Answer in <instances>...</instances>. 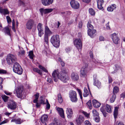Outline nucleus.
Segmentation results:
<instances>
[{
	"instance_id": "1",
	"label": "nucleus",
	"mask_w": 125,
	"mask_h": 125,
	"mask_svg": "<svg viewBox=\"0 0 125 125\" xmlns=\"http://www.w3.org/2000/svg\"><path fill=\"white\" fill-rule=\"evenodd\" d=\"M68 73V70L66 69L62 68L61 71L58 73V78L64 83H66L69 79Z\"/></svg>"
},
{
	"instance_id": "2",
	"label": "nucleus",
	"mask_w": 125,
	"mask_h": 125,
	"mask_svg": "<svg viewBox=\"0 0 125 125\" xmlns=\"http://www.w3.org/2000/svg\"><path fill=\"white\" fill-rule=\"evenodd\" d=\"M50 42L54 47L58 48L60 44L59 35L58 34L53 35L50 39Z\"/></svg>"
},
{
	"instance_id": "3",
	"label": "nucleus",
	"mask_w": 125,
	"mask_h": 125,
	"mask_svg": "<svg viewBox=\"0 0 125 125\" xmlns=\"http://www.w3.org/2000/svg\"><path fill=\"white\" fill-rule=\"evenodd\" d=\"M6 60L8 63L9 65L17 62V60L16 56L11 54L8 55Z\"/></svg>"
},
{
	"instance_id": "4",
	"label": "nucleus",
	"mask_w": 125,
	"mask_h": 125,
	"mask_svg": "<svg viewBox=\"0 0 125 125\" xmlns=\"http://www.w3.org/2000/svg\"><path fill=\"white\" fill-rule=\"evenodd\" d=\"M112 108V107L111 106L106 104V106H102L100 108V110L103 114L104 116L105 117L107 114L106 110L107 112L108 113H111L112 112L111 109Z\"/></svg>"
},
{
	"instance_id": "5",
	"label": "nucleus",
	"mask_w": 125,
	"mask_h": 125,
	"mask_svg": "<svg viewBox=\"0 0 125 125\" xmlns=\"http://www.w3.org/2000/svg\"><path fill=\"white\" fill-rule=\"evenodd\" d=\"M13 71L14 72L19 74H22L23 70L20 65L17 62H15L14 64Z\"/></svg>"
},
{
	"instance_id": "6",
	"label": "nucleus",
	"mask_w": 125,
	"mask_h": 125,
	"mask_svg": "<svg viewBox=\"0 0 125 125\" xmlns=\"http://www.w3.org/2000/svg\"><path fill=\"white\" fill-rule=\"evenodd\" d=\"M69 95L70 100L72 102L76 103L78 101L77 94L76 92L73 90L71 91Z\"/></svg>"
},
{
	"instance_id": "7",
	"label": "nucleus",
	"mask_w": 125,
	"mask_h": 125,
	"mask_svg": "<svg viewBox=\"0 0 125 125\" xmlns=\"http://www.w3.org/2000/svg\"><path fill=\"white\" fill-rule=\"evenodd\" d=\"M74 44L77 48L79 51H81L82 50V43L81 40L80 38L76 39L73 42Z\"/></svg>"
},
{
	"instance_id": "8",
	"label": "nucleus",
	"mask_w": 125,
	"mask_h": 125,
	"mask_svg": "<svg viewBox=\"0 0 125 125\" xmlns=\"http://www.w3.org/2000/svg\"><path fill=\"white\" fill-rule=\"evenodd\" d=\"M23 90V86H19L16 88L15 90V91L17 94V97L19 98L22 97V93Z\"/></svg>"
},
{
	"instance_id": "9",
	"label": "nucleus",
	"mask_w": 125,
	"mask_h": 125,
	"mask_svg": "<svg viewBox=\"0 0 125 125\" xmlns=\"http://www.w3.org/2000/svg\"><path fill=\"white\" fill-rule=\"evenodd\" d=\"M39 10L41 15L42 16H43V14H46L48 13H50L53 11V9L50 8L44 9L43 8H41L39 9Z\"/></svg>"
},
{
	"instance_id": "10",
	"label": "nucleus",
	"mask_w": 125,
	"mask_h": 125,
	"mask_svg": "<svg viewBox=\"0 0 125 125\" xmlns=\"http://www.w3.org/2000/svg\"><path fill=\"white\" fill-rule=\"evenodd\" d=\"M7 105L8 108L13 110L16 109L17 106L16 103L13 100L8 102L7 104Z\"/></svg>"
},
{
	"instance_id": "11",
	"label": "nucleus",
	"mask_w": 125,
	"mask_h": 125,
	"mask_svg": "<svg viewBox=\"0 0 125 125\" xmlns=\"http://www.w3.org/2000/svg\"><path fill=\"white\" fill-rule=\"evenodd\" d=\"M72 7L75 9H78L80 7V4L77 1L72 0L70 2Z\"/></svg>"
},
{
	"instance_id": "12",
	"label": "nucleus",
	"mask_w": 125,
	"mask_h": 125,
	"mask_svg": "<svg viewBox=\"0 0 125 125\" xmlns=\"http://www.w3.org/2000/svg\"><path fill=\"white\" fill-rule=\"evenodd\" d=\"M88 69V65H87L86 66H83V67L80 71V74L81 76L84 77L86 76Z\"/></svg>"
},
{
	"instance_id": "13",
	"label": "nucleus",
	"mask_w": 125,
	"mask_h": 125,
	"mask_svg": "<svg viewBox=\"0 0 125 125\" xmlns=\"http://www.w3.org/2000/svg\"><path fill=\"white\" fill-rule=\"evenodd\" d=\"M84 118L82 115H79L76 119L75 122L77 125H81L84 121Z\"/></svg>"
},
{
	"instance_id": "14",
	"label": "nucleus",
	"mask_w": 125,
	"mask_h": 125,
	"mask_svg": "<svg viewBox=\"0 0 125 125\" xmlns=\"http://www.w3.org/2000/svg\"><path fill=\"white\" fill-rule=\"evenodd\" d=\"M34 23V20L31 19H29L26 24V28L29 30L31 29Z\"/></svg>"
},
{
	"instance_id": "15",
	"label": "nucleus",
	"mask_w": 125,
	"mask_h": 125,
	"mask_svg": "<svg viewBox=\"0 0 125 125\" xmlns=\"http://www.w3.org/2000/svg\"><path fill=\"white\" fill-rule=\"evenodd\" d=\"M112 38L114 43L116 44H118V42L120 40L119 38L115 33H114L112 35Z\"/></svg>"
},
{
	"instance_id": "16",
	"label": "nucleus",
	"mask_w": 125,
	"mask_h": 125,
	"mask_svg": "<svg viewBox=\"0 0 125 125\" xmlns=\"http://www.w3.org/2000/svg\"><path fill=\"white\" fill-rule=\"evenodd\" d=\"M96 32V30L94 29H88L87 30L88 35L92 38H94L95 36V33Z\"/></svg>"
},
{
	"instance_id": "17",
	"label": "nucleus",
	"mask_w": 125,
	"mask_h": 125,
	"mask_svg": "<svg viewBox=\"0 0 125 125\" xmlns=\"http://www.w3.org/2000/svg\"><path fill=\"white\" fill-rule=\"evenodd\" d=\"M104 3V0H97V6L98 9L102 10H104V9L102 6Z\"/></svg>"
},
{
	"instance_id": "18",
	"label": "nucleus",
	"mask_w": 125,
	"mask_h": 125,
	"mask_svg": "<svg viewBox=\"0 0 125 125\" xmlns=\"http://www.w3.org/2000/svg\"><path fill=\"white\" fill-rule=\"evenodd\" d=\"M53 0H41L42 4L44 6L49 5L52 4Z\"/></svg>"
},
{
	"instance_id": "19",
	"label": "nucleus",
	"mask_w": 125,
	"mask_h": 125,
	"mask_svg": "<svg viewBox=\"0 0 125 125\" xmlns=\"http://www.w3.org/2000/svg\"><path fill=\"white\" fill-rule=\"evenodd\" d=\"M66 112L67 115V117L69 119L71 118L73 114L72 109L70 108H67Z\"/></svg>"
},
{
	"instance_id": "20",
	"label": "nucleus",
	"mask_w": 125,
	"mask_h": 125,
	"mask_svg": "<svg viewBox=\"0 0 125 125\" xmlns=\"http://www.w3.org/2000/svg\"><path fill=\"white\" fill-rule=\"evenodd\" d=\"M58 73H57L56 70H54L52 73V78L54 82H57L58 81L57 77L58 78Z\"/></svg>"
},
{
	"instance_id": "21",
	"label": "nucleus",
	"mask_w": 125,
	"mask_h": 125,
	"mask_svg": "<svg viewBox=\"0 0 125 125\" xmlns=\"http://www.w3.org/2000/svg\"><path fill=\"white\" fill-rule=\"evenodd\" d=\"M57 110L58 111L59 114L61 117L63 118H65L64 110L62 108L58 107L57 108Z\"/></svg>"
},
{
	"instance_id": "22",
	"label": "nucleus",
	"mask_w": 125,
	"mask_h": 125,
	"mask_svg": "<svg viewBox=\"0 0 125 125\" xmlns=\"http://www.w3.org/2000/svg\"><path fill=\"white\" fill-rule=\"evenodd\" d=\"M42 24L40 23H39L38 24L37 26L38 30V35L40 37H41L42 34H43V31L42 29Z\"/></svg>"
},
{
	"instance_id": "23",
	"label": "nucleus",
	"mask_w": 125,
	"mask_h": 125,
	"mask_svg": "<svg viewBox=\"0 0 125 125\" xmlns=\"http://www.w3.org/2000/svg\"><path fill=\"white\" fill-rule=\"evenodd\" d=\"M11 122H14L16 124H20L24 122V121L21 120L20 118L17 119L13 118L11 120Z\"/></svg>"
},
{
	"instance_id": "24",
	"label": "nucleus",
	"mask_w": 125,
	"mask_h": 125,
	"mask_svg": "<svg viewBox=\"0 0 125 125\" xmlns=\"http://www.w3.org/2000/svg\"><path fill=\"white\" fill-rule=\"evenodd\" d=\"M71 76L72 79L73 80L77 81L79 78L78 74L74 72H73L72 73Z\"/></svg>"
},
{
	"instance_id": "25",
	"label": "nucleus",
	"mask_w": 125,
	"mask_h": 125,
	"mask_svg": "<svg viewBox=\"0 0 125 125\" xmlns=\"http://www.w3.org/2000/svg\"><path fill=\"white\" fill-rule=\"evenodd\" d=\"M48 117L47 115H42L40 119V120L41 122L43 124L45 123L46 124V122Z\"/></svg>"
},
{
	"instance_id": "26",
	"label": "nucleus",
	"mask_w": 125,
	"mask_h": 125,
	"mask_svg": "<svg viewBox=\"0 0 125 125\" xmlns=\"http://www.w3.org/2000/svg\"><path fill=\"white\" fill-rule=\"evenodd\" d=\"M93 106L95 107L98 108L100 107L101 103L95 99L93 100L92 101Z\"/></svg>"
},
{
	"instance_id": "27",
	"label": "nucleus",
	"mask_w": 125,
	"mask_h": 125,
	"mask_svg": "<svg viewBox=\"0 0 125 125\" xmlns=\"http://www.w3.org/2000/svg\"><path fill=\"white\" fill-rule=\"evenodd\" d=\"M116 8V5L112 4L111 6H109L107 8V10L108 11H112L113 10Z\"/></svg>"
},
{
	"instance_id": "28",
	"label": "nucleus",
	"mask_w": 125,
	"mask_h": 125,
	"mask_svg": "<svg viewBox=\"0 0 125 125\" xmlns=\"http://www.w3.org/2000/svg\"><path fill=\"white\" fill-rule=\"evenodd\" d=\"M93 84L96 86L98 88H99L101 87V83L98 80H97L94 81Z\"/></svg>"
},
{
	"instance_id": "29",
	"label": "nucleus",
	"mask_w": 125,
	"mask_h": 125,
	"mask_svg": "<svg viewBox=\"0 0 125 125\" xmlns=\"http://www.w3.org/2000/svg\"><path fill=\"white\" fill-rule=\"evenodd\" d=\"M118 108L117 107H115V108L114 113V116L115 119L117 118V116L118 115Z\"/></svg>"
},
{
	"instance_id": "30",
	"label": "nucleus",
	"mask_w": 125,
	"mask_h": 125,
	"mask_svg": "<svg viewBox=\"0 0 125 125\" xmlns=\"http://www.w3.org/2000/svg\"><path fill=\"white\" fill-rule=\"evenodd\" d=\"M4 29L5 30L4 32L8 35L11 36V34L10 33V30L9 28L7 27H6L4 28Z\"/></svg>"
},
{
	"instance_id": "31",
	"label": "nucleus",
	"mask_w": 125,
	"mask_h": 125,
	"mask_svg": "<svg viewBox=\"0 0 125 125\" xmlns=\"http://www.w3.org/2000/svg\"><path fill=\"white\" fill-rule=\"evenodd\" d=\"M92 23L91 21L90 20L89 21L87 24V27L88 29H94L93 26L91 24Z\"/></svg>"
},
{
	"instance_id": "32",
	"label": "nucleus",
	"mask_w": 125,
	"mask_h": 125,
	"mask_svg": "<svg viewBox=\"0 0 125 125\" xmlns=\"http://www.w3.org/2000/svg\"><path fill=\"white\" fill-rule=\"evenodd\" d=\"M33 70L34 72L38 73L40 75H42V71L41 70L39 69L38 68H33Z\"/></svg>"
},
{
	"instance_id": "33",
	"label": "nucleus",
	"mask_w": 125,
	"mask_h": 125,
	"mask_svg": "<svg viewBox=\"0 0 125 125\" xmlns=\"http://www.w3.org/2000/svg\"><path fill=\"white\" fill-rule=\"evenodd\" d=\"M40 94L39 93H36V94L34 95L35 99L33 100L34 103H36L37 102H38V99L39 97Z\"/></svg>"
},
{
	"instance_id": "34",
	"label": "nucleus",
	"mask_w": 125,
	"mask_h": 125,
	"mask_svg": "<svg viewBox=\"0 0 125 125\" xmlns=\"http://www.w3.org/2000/svg\"><path fill=\"white\" fill-rule=\"evenodd\" d=\"M116 97V95L115 94H113L112 96L111 97L110 99V102L111 103H113Z\"/></svg>"
},
{
	"instance_id": "35",
	"label": "nucleus",
	"mask_w": 125,
	"mask_h": 125,
	"mask_svg": "<svg viewBox=\"0 0 125 125\" xmlns=\"http://www.w3.org/2000/svg\"><path fill=\"white\" fill-rule=\"evenodd\" d=\"M84 92L83 93V96L84 97H86L89 95V93L87 89L86 88H84Z\"/></svg>"
},
{
	"instance_id": "36",
	"label": "nucleus",
	"mask_w": 125,
	"mask_h": 125,
	"mask_svg": "<svg viewBox=\"0 0 125 125\" xmlns=\"http://www.w3.org/2000/svg\"><path fill=\"white\" fill-rule=\"evenodd\" d=\"M89 13L91 15L94 16L95 14V12L94 10L92 8H91L89 9Z\"/></svg>"
},
{
	"instance_id": "37",
	"label": "nucleus",
	"mask_w": 125,
	"mask_h": 125,
	"mask_svg": "<svg viewBox=\"0 0 125 125\" xmlns=\"http://www.w3.org/2000/svg\"><path fill=\"white\" fill-rule=\"evenodd\" d=\"M1 97L4 102H7L9 99V97L5 94L3 95Z\"/></svg>"
},
{
	"instance_id": "38",
	"label": "nucleus",
	"mask_w": 125,
	"mask_h": 125,
	"mask_svg": "<svg viewBox=\"0 0 125 125\" xmlns=\"http://www.w3.org/2000/svg\"><path fill=\"white\" fill-rule=\"evenodd\" d=\"M119 91L118 87L117 86H115L113 89V94H117Z\"/></svg>"
},
{
	"instance_id": "39",
	"label": "nucleus",
	"mask_w": 125,
	"mask_h": 125,
	"mask_svg": "<svg viewBox=\"0 0 125 125\" xmlns=\"http://www.w3.org/2000/svg\"><path fill=\"white\" fill-rule=\"evenodd\" d=\"M58 97L59 102L60 103H61L63 101V100L60 93H59L58 94Z\"/></svg>"
},
{
	"instance_id": "40",
	"label": "nucleus",
	"mask_w": 125,
	"mask_h": 125,
	"mask_svg": "<svg viewBox=\"0 0 125 125\" xmlns=\"http://www.w3.org/2000/svg\"><path fill=\"white\" fill-rule=\"evenodd\" d=\"M28 56L29 58L31 59H33L34 57L33 52L32 51H31L29 52Z\"/></svg>"
},
{
	"instance_id": "41",
	"label": "nucleus",
	"mask_w": 125,
	"mask_h": 125,
	"mask_svg": "<svg viewBox=\"0 0 125 125\" xmlns=\"http://www.w3.org/2000/svg\"><path fill=\"white\" fill-rule=\"evenodd\" d=\"M45 34L48 35L51 32V31L50 30L49 28L47 26H45Z\"/></svg>"
},
{
	"instance_id": "42",
	"label": "nucleus",
	"mask_w": 125,
	"mask_h": 125,
	"mask_svg": "<svg viewBox=\"0 0 125 125\" xmlns=\"http://www.w3.org/2000/svg\"><path fill=\"white\" fill-rule=\"evenodd\" d=\"M39 101L41 104H46V103L45 102L44 99L43 98V96H40Z\"/></svg>"
},
{
	"instance_id": "43",
	"label": "nucleus",
	"mask_w": 125,
	"mask_h": 125,
	"mask_svg": "<svg viewBox=\"0 0 125 125\" xmlns=\"http://www.w3.org/2000/svg\"><path fill=\"white\" fill-rule=\"evenodd\" d=\"M58 62H60L61 65L62 67H64V66L65 63L64 62L62 61V59L60 57H59L58 59Z\"/></svg>"
},
{
	"instance_id": "44",
	"label": "nucleus",
	"mask_w": 125,
	"mask_h": 125,
	"mask_svg": "<svg viewBox=\"0 0 125 125\" xmlns=\"http://www.w3.org/2000/svg\"><path fill=\"white\" fill-rule=\"evenodd\" d=\"M92 113L93 117H95L99 115V113L97 112V111L95 110H93L92 111Z\"/></svg>"
},
{
	"instance_id": "45",
	"label": "nucleus",
	"mask_w": 125,
	"mask_h": 125,
	"mask_svg": "<svg viewBox=\"0 0 125 125\" xmlns=\"http://www.w3.org/2000/svg\"><path fill=\"white\" fill-rule=\"evenodd\" d=\"M38 67L41 69L45 73H48V71L44 67L41 65H39L38 66Z\"/></svg>"
},
{
	"instance_id": "46",
	"label": "nucleus",
	"mask_w": 125,
	"mask_h": 125,
	"mask_svg": "<svg viewBox=\"0 0 125 125\" xmlns=\"http://www.w3.org/2000/svg\"><path fill=\"white\" fill-rule=\"evenodd\" d=\"M48 35L44 34V42L47 44L48 43Z\"/></svg>"
},
{
	"instance_id": "47",
	"label": "nucleus",
	"mask_w": 125,
	"mask_h": 125,
	"mask_svg": "<svg viewBox=\"0 0 125 125\" xmlns=\"http://www.w3.org/2000/svg\"><path fill=\"white\" fill-rule=\"evenodd\" d=\"M7 73V72L6 70L3 69H0V74H6Z\"/></svg>"
},
{
	"instance_id": "48",
	"label": "nucleus",
	"mask_w": 125,
	"mask_h": 125,
	"mask_svg": "<svg viewBox=\"0 0 125 125\" xmlns=\"http://www.w3.org/2000/svg\"><path fill=\"white\" fill-rule=\"evenodd\" d=\"M87 107L90 109H92V103L91 100H89L87 103Z\"/></svg>"
},
{
	"instance_id": "49",
	"label": "nucleus",
	"mask_w": 125,
	"mask_h": 125,
	"mask_svg": "<svg viewBox=\"0 0 125 125\" xmlns=\"http://www.w3.org/2000/svg\"><path fill=\"white\" fill-rule=\"evenodd\" d=\"M95 121L96 122H99L100 121V118L99 115H98L95 117H94Z\"/></svg>"
},
{
	"instance_id": "50",
	"label": "nucleus",
	"mask_w": 125,
	"mask_h": 125,
	"mask_svg": "<svg viewBox=\"0 0 125 125\" xmlns=\"http://www.w3.org/2000/svg\"><path fill=\"white\" fill-rule=\"evenodd\" d=\"M82 113L85 115V117L87 118H88L89 117L90 115L89 114H88L86 112L84 111H83L82 112Z\"/></svg>"
},
{
	"instance_id": "51",
	"label": "nucleus",
	"mask_w": 125,
	"mask_h": 125,
	"mask_svg": "<svg viewBox=\"0 0 125 125\" xmlns=\"http://www.w3.org/2000/svg\"><path fill=\"white\" fill-rule=\"evenodd\" d=\"M84 123V125H91V124L90 122L88 120L85 121Z\"/></svg>"
},
{
	"instance_id": "52",
	"label": "nucleus",
	"mask_w": 125,
	"mask_h": 125,
	"mask_svg": "<svg viewBox=\"0 0 125 125\" xmlns=\"http://www.w3.org/2000/svg\"><path fill=\"white\" fill-rule=\"evenodd\" d=\"M3 78L1 77H0V86H1L2 88V85L3 83Z\"/></svg>"
},
{
	"instance_id": "53",
	"label": "nucleus",
	"mask_w": 125,
	"mask_h": 125,
	"mask_svg": "<svg viewBox=\"0 0 125 125\" xmlns=\"http://www.w3.org/2000/svg\"><path fill=\"white\" fill-rule=\"evenodd\" d=\"M108 83H111L113 81V79L112 77L110 76H108Z\"/></svg>"
},
{
	"instance_id": "54",
	"label": "nucleus",
	"mask_w": 125,
	"mask_h": 125,
	"mask_svg": "<svg viewBox=\"0 0 125 125\" xmlns=\"http://www.w3.org/2000/svg\"><path fill=\"white\" fill-rule=\"evenodd\" d=\"M3 14H7L9 13V12L7 9H4Z\"/></svg>"
},
{
	"instance_id": "55",
	"label": "nucleus",
	"mask_w": 125,
	"mask_h": 125,
	"mask_svg": "<svg viewBox=\"0 0 125 125\" xmlns=\"http://www.w3.org/2000/svg\"><path fill=\"white\" fill-rule=\"evenodd\" d=\"M83 24L81 21H80L79 22L78 25V27L79 29L81 28L83 26Z\"/></svg>"
},
{
	"instance_id": "56",
	"label": "nucleus",
	"mask_w": 125,
	"mask_h": 125,
	"mask_svg": "<svg viewBox=\"0 0 125 125\" xmlns=\"http://www.w3.org/2000/svg\"><path fill=\"white\" fill-rule=\"evenodd\" d=\"M115 66L116 68V69L117 71L119 69H120L121 68L120 66L117 64H115Z\"/></svg>"
},
{
	"instance_id": "57",
	"label": "nucleus",
	"mask_w": 125,
	"mask_h": 125,
	"mask_svg": "<svg viewBox=\"0 0 125 125\" xmlns=\"http://www.w3.org/2000/svg\"><path fill=\"white\" fill-rule=\"evenodd\" d=\"M93 81L97 80V75L96 74H94L93 75Z\"/></svg>"
},
{
	"instance_id": "58",
	"label": "nucleus",
	"mask_w": 125,
	"mask_h": 125,
	"mask_svg": "<svg viewBox=\"0 0 125 125\" xmlns=\"http://www.w3.org/2000/svg\"><path fill=\"white\" fill-rule=\"evenodd\" d=\"M6 18L7 19V22L8 23H9V22H11V20L9 16H7Z\"/></svg>"
},
{
	"instance_id": "59",
	"label": "nucleus",
	"mask_w": 125,
	"mask_h": 125,
	"mask_svg": "<svg viewBox=\"0 0 125 125\" xmlns=\"http://www.w3.org/2000/svg\"><path fill=\"white\" fill-rule=\"evenodd\" d=\"M4 93L6 95H10L12 94V93L11 92H9L7 91H4Z\"/></svg>"
},
{
	"instance_id": "60",
	"label": "nucleus",
	"mask_w": 125,
	"mask_h": 125,
	"mask_svg": "<svg viewBox=\"0 0 125 125\" xmlns=\"http://www.w3.org/2000/svg\"><path fill=\"white\" fill-rule=\"evenodd\" d=\"M121 98H123V99L125 97V92H124L121 94L120 95Z\"/></svg>"
},
{
	"instance_id": "61",
	"label": "nucleus",
	"mask_w": 125,
	"mask_h": 125,
	"mask_svg": "<svg viewBox=\"0 0 125 125\" xmlns=\"http://www.w3.org/2000/svg\"><path fill=\"white\" fill-rule=\"evenodd\" d=\"M36 103V107L38 108L40 107L41 106V104L40 103H38V102H37L36 103Z\"/></svg>"
},
{
	"instance_id": "62",
	"label": "nucleus",
	"mask_w": 125,
	"mask_h": 125,
	"mask_svg": "<svg viewBox=\"0 0 125 125\" xmlns=\"http://www.w3.org/2000/svg\"><path fill=\"white\" fill-rule=\"evenodd\" d=\"M47 81L48 82L50 83H52L53 82L52 79L50 78H48Z\"/></svg>"
},
{
	"instance_id": "63",
	"label": "nucleus",
	"mask_w": 125,
	"mask_h": 125,
	"mask_svg": "<svg viewBox=\"0 0 125 125\" xmlns=\"http://www.w3.org/2000/svg\"><path fill=\"white\" fill-rule=\"evenodd\" d=\"M19 3L20 4V5H25V3L23 1H22L21 0H19Z\"/></svg>"
},
{
	"instance_id": "64",
	"label": "nucleus",
	"mask_w": 125,
	"mask_h": 125,
	"mask_svg": "<svg viewBox=\"0 0 125 125\" xmlns=\"http://www.w3.org/2000/svg\"><path fill=\"white\" fill-rule=\"evenodd\" d=\"M118 122L117 121L116 124V125H124V124L121 122H119L118 123Z\"/></svg>"
}]
</instances>
